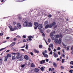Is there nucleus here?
Listing matches in <instances>:
<instances>
[{"instance_id":"obj_1","label":"nucleus","mask_w":73,"mask_h":73,"mask_svg":"<svg viewBox=\"0 0 73 73\" xmlns=\"http://www.w3.org/2000/svg\"><path fill=\"white\" fill-rule=\"evenodd\" d=\"M59 38V35L57 34V35H54L53 36L51 37L52 40H55L56 38Z\"/></svg>"},{"instance_id":"obj_2","label":"nucleus","mask_w":73,"mask_h":73,"mask_svg":"<svg viewBox=\"0 0 73 73\" xmlns=\"http://www.w3.org/2000/svg\"><path fill=\"white\" fill-rule=\"evenodd\" d=\"M54 42L56 44H60L61 42V38H60L59 40L58 39H56L54 40Z\"/></svg>"},{"instance_id":"obj_3","label":"nucleus","mask_w":73,"mask_h":73,"mask_svg":"<svg viewBox=\"0 0 73 73\" xmlns=\"http://www.w3.org/2000/svg\"><path fill=\"white\" fill-rule=\"evenodd\" d=\"M16 54L17 55L16 57V58L17 59H19V58L23 55L22 54H20L19 52L17 53Z\"/></svg>"},{"instance_id":"obj_4","label":"nucleus","mask_w":73,"mask_h":73,"mask_svg":"<svg viewBox=\"0 0 73 73\" xmlns=\"http://www.w3.org/2000/svg\"><path fill=\"white\" fill-rule=\"evenodd\" d=\"M45 26V29H48V28H52V27H51V25H50V24L49 25H47Z\"/></svg>"},{"instance_id":"obj_5","label":"nucleus","mask_w":73,"mask_h":73,"mask_svg":"<svg viewBox=\"0 0 73 73\" xmlns=\"http://www.w3.org/2000/svg\"><path fill=\"white\" fill-rule=\"evenodd\" d=\"M38 28L39 29H41L42 28H43V27L42 26V25L39 24L38 26Z\"/></svg>"},{"instance_id":"obj_6","label":"nucleus","mask_w":73,"mask_h":73,"mask_svg":"<svg viewBox=\"0 0 73 73\" xmlns=\"http://www.w3.org/2000/svg\"><path fill=\"white\" fill-rule=\"evenodd\" d=\"M28 38L29 39H27V41H32V39L31 38H33V36H29L28 37Z\"/></svg>"},{"instance_id":"obj_7","label":"nucleus","mask_w":73,"mask_h":73,"mask_svg":"<svg viewBox=\"0 0 73 73\" xmlns=\"http://www.w3.org/2000/svg\"><path fill=\"white\" fill-rule=\"evenodd\" d=\"M50 25H51V27L52 28V27H54L55 26V25L56 24V23L55 22H53L52 24H50Z\"/></svg>"},{"instance_id":"obj_8","label":"nucleus","mask_w":73,"mask_h":73,"mask_svg":"<svg viewBox=\"0 0 73 73\" xmlns=\"http://www.w3.org/2000/svg\"><path fill=\"white\" fill-rule=\"evenodd\" d=\"M42 54L43 56H44V57H46L48 58V55L46 54H45V52H42Z\"/></svg>"},{"instance_id":"obj_9","label":"nucleus","mask_w":73,"mask_h":73,"mask_svg":"<svg viewBox=\"0 0 73 73\" xmlns=\"http://www.w3.org/2000/svg\"><path fill=\"white\" fill-rule=\"evenodd\" d=\"M28 22L27 21H26L23 24V26L24 27H27L28 26Z\"/></svg>"},{"instance_id":"obj_10","label":"nucleus","mask_w":73,"mask_h":73,"mask_svg":"<svg viewBox=\"0 0 73 73\" xmlns=\"http://www.w3.org/2000/svg\"><path fill=\"white\" fill-rule=\"evenodd\" d=\"M52 64L53 65V66L54 68H57V64L56 63V62H52Z\"/></svg>"},{"instance_id":"obj_11","label":"nucleus","mask_w":73,"mask_h":73,"mask_svg":"<svg viewBox=\"0 0 73 73\" xmlns=\"http://www.w3.org/2000/svg\"><path fill=\"white\" fill-rule=\"evenodd\" d=\"M54 54V56L55 58H57V57H58V54H57V53L54 52H53Z\"/></svg>"},{"instance_id":"obj_12","label":"nucleus","mask_w":73,"mask_h":73,"mask_svg":"<svg viewBox=\"0 0 73 73\" xmlns=\"http://www.w3.org/2000/svg\"><path fill=\"white\" fill-rule=\"evenodd\" d=\"M15 44H16V42H13L9 46H11V47H12V46H14L15 45Z\"/></svg>"},{"instance_id":"obj_13","label":"nucleus","mask_w":73,"mask_h":73,"mask_svg":"<svg viewBox=\"0 0 73 73\" xmlns=\"http://www.w3.org/2000/svg\"><path fill=\"white\" fill-rule=\"evenodd\" d=\"M19 61H23V60H24V57H23V55H22V56L19 58Z\"/></svg>"},{"instance_id":"obj_14","label":"nucleus","mask_w":73,"mask_h":73,"mask_svg":"<svg viewBox=\"0 0 73 73\" xmlns=\"http://www.w3.org/2000/svg\"><path fill=\"white\" fill-rule=\"evenodd\" d=\"M17 27L19 29H21V26L20 23H18L17 24Z\"/></svg>"},{"instance_id":"obj_15","label":"nucleus","mask_w":73,"mask_h":73,"mask_svg":"<svg viewBox=\"0 0 73 73\" xmlns=\"http://www.w3.org/2000/svg\"><path fill=\"white\" fill-rule=\"evenodd\" d=\"M27 26H28V27H32V24L31 22H28Z\"/></svg>"},{"instance_id":"obj_16","label":"nucleus","mask_w":73,"mask_h":73,"mask_svg":"<svg viewBox=\"0 0 73 73\" xmlns=\"http://www.w3.org/2000/svg\"><path fill=\"white\" fill-rule=\"evenodd\" d=\"M48 21H45V22L44 24V26H45V25H48Z\"/></svg>"},{"instance_id":"obj_17","label":"nucleus","mask_w":73,"mask_h":73,"mask_svg":"<svg viewBox=\"0 0 73 73\" xmlns=\"http://www.w3.org/2000/svg\"><path fill=\"white\" fill-rule=\"evenodd\" d=\"M6 56L8 57H8H12V54L11 53L7 54V56Z\"/></svg>"},{"instance_id":"obj_18","label":"nucleus","mask_w":73,"mask_h":73,"mask_svg":"<svg viewBox=\"0 0 73 73\" xmlns=\"http://www.w3.org/2000/svg\"><path fill=\"white\" fill-rule=\"evenodd\" d=\"M34 25H35L36 27H38V23L36 22H35L34 23Z\"/></svg>"},{"instance_id":"obj_19","label":"nucleus","mask_w":73,"mask_h":73,"mask_svg":"<svg viewBox=\"0 0 73 73\" xmlns=\"http://www.w3.org/2000/svg\"><path fill=\"white\" fill-rule=\"evenodd\" d=\"M3 64V58H0V65H2Z\"/></svg>"},{"instance_id":"obj_20","label":"nucleus","mask_w":73,"mask_h":73,"mask_svg":"<svg viewBox=\"0 0 73 73\" xmlns=\"http://www.w3.org/2000/svg\"><path fill=\"white\" fill-rule=\"evenodd\" d=\"M43 62V63H42ZM45 60H41L40 62V64L42 65L43 64V63H45Z\"/></svg>"},{"instance_id":"obj_21","label":"nucleus","mask_w":73,"mask_h":73,"mask_svg":"<svg viewBox=\"0 0 73 73\" xmlns=\"http://www.w3.org/2000/svg\"><path fill=\"white\" fill-rule=\"evenodd\" d=\"M34 52L35 53H39V51L36 50V49H34Z\"/></svg>"},{"instance_id":"obj_22","label":"nucleus","mask_w":73,"mask_h":73,"mask_svg":"<svg viewBox=\"0 0 73 73\" xmlns=\"http://www.w3.org/2000/svg\"><path fill=\"white\" fill-rule=\"evenodd\" d=\"M39 71V69L37 68H35V72H36V73L37 72H38Z\"/></svg>"},{"instance_id":"obj_23","label":"nucleus","mask_w":73,"mask_h":73,"mask_svg":"<svg viewBox=\"0 0 73 73\" xmlns=\"http://www.w3.org/2000/svg\"><path fill=\"white\" fill-rule=\"evenodd\" d=\"M12 60H15L16 59V56L15 55L12 56Z\"/></svg>"},{"instance_id":"obj_24","label":"nucleus","mask_w":73,"mask_h":73,"mask_svg":"<svg viewBox=\"0 0 73 73\" xmlns=\"http://www.w3.org/2000/svg\"><path fill=\"white\" fill-rule=\"evenodd\" d=\"M24 57L25 60H28L29 59V57L27 55L25 56Z\"/></svg>"},{"instance_id":"obj_25","label":"nucleus","mask_w":73,"mask_h":73,"mask_svg":"<svg viewBox=\"0 0 73 73\" xmlns=\"http://www.w3.org/2000/svg\"><path fill=\"white\" fill-rule=\"evenodd\" d=\"M10 27H11V28H10ZM10 30H11V31H14V29L13 28H12V26H10Z\"/></svg>"},{"instance_id":"obj_26","label":"nucleus","mask_w":73,"mask_h":73,"mask_svg":"<svg viewBox=\"0 0 73 73\" xmlns=\"http://www.w3.org/2000/svg\"><path fill=\"white\" fill-rule=\"evenodd\" d=\"M48 46L49 47H51V48H53V44H51Z\"/></svg>"},{"instance_id":"obj_27","label":"nucleus","mask_w":73,"mask_h":73,"mask_svg":"<svg viewBox=\"0 0 73 73\" xmlns=\"http://www.w3.org/2000/svg\"><path fill=\"white\" fill-rule=\"evenodd\" d=\"M54 35V34H53V32H52L50 34V37H52Z\"/></svg>"},{"instance_id":"obj_28","label":"nucleus","mask_w":73,"mask_h":73,"mask_svg":"<svg viewBox=\"0 0 73 73\" xmlns=\"http://www.w3.org/2000/svg\"><path fill=\"white\" fill-rule=\"evenodd\" d=\"M35 64H34L33 63H32L31 65V67H35Z\"/></svg>"},{"instance_id":"obj_29","label":"nucleus","mask_w":73,"mask_h":73,"mask_svg":"<svg viewBox=\"0 0 73 73\" xmlns=\"http://www.w3.org/2000/svg\"><path fill=\"white\" fill-rule=\"evenodd\" d=\"M39 48L40 49H42V46L41 44H40L39 46Z\"/></svg>"},{"instance_id":"obj_30","label":"nucleus","mask_w":73,"mask_h":73,"mask_svg":"<svg viewBox=\"0 0 73 73\" xmlns=\"http://www.w3.org/2000/svg\"><path fill=\"white\" fill-rule=\"evenodd\" d=\"M8 57L6 56H5V61H7V59H8Z\"/></svg>"},{"instance_id":"obj_31","label":"nucleus","mask_w":73,"mask_h":73,"mask_svg":"<svg viewBox=\"0 0 73 73\" xmlns=\"http://www.w3.org/2000/svg\"><path fill=\"white\" fill-rule=\"evenodd\" d=\"M21 67H22V68H23L24 67H25V64H22L21 65Z\"/></svg>"},{"instance_id":"obj_32","label":"nucleus","mask_w":73,"mask_h":73,"mask_svg":"<svg viewBox=\"0 0 73 73\" xmlns=\"http://www.w3.org/2000/svg\"><path fill=\"white\" fill-rule=\"evenodd\" d=\"M62 44L63 46H65L64 47V48H66V45H65V44H64L63 43H62Z\"/></svg>"},{"instance_id":"obj_33","label":"nucleus","mask_w":73,"mask_h":73,"mask_svg":"<svg viewBox=\"0 0 73 73\" xmlns=\"http://www.w3.org/2000/svg\"><path fill=\"white\" fill-rule=\"evenodd\" d=\"M17 26H14V29L15 30H17Z\"/></svg>"},{"instance_id":"obj_34","label":"nucleus","mask_w":73,"mask_h":73,"mask_svg":"<svg viewBox=\"0 0 73 73\" xmlns=\"http://www.w3.org/2000/svg\"><path fill=\"white\" fill-rule=\"evenodd\" d=\"M58 26V25H56V26H54V29H56V28H57V27Z\"/></svg>"},{"instance_id":"obj_35","label":"nucleus","mask_w":73,"mask_h":73,"mask_svg":"<svg viewBox=\"0 0 73 73\" xmlns=\"http://www.w3.org/2000/svg\"><path fill=\"white\" fill-rule=\"evenodd\" d=\"M11 54H12V55H16V53L13 52L11 53Z\"/></svg>"},{"instance_id":"obj_36","label":"nucleus","mask_w":73,"mask_h":73,"mask_svg":"<svg viewBox=\"0 0 73 73\" xmlns=\"http://www.w3.org/2000/svg\"><path fill=\"white\" fill-rule=\"evenodd\" d=\"M61 49V48L60 47H58V48H57V50H60Z\"/></svg>"},{"instance_id":"obj_37","label":"nucleus","mask_w":73,"mask_h":73,"mask_svg":"<svg viewBox=\"0 0 73 73\" xmlns=\"http://www.w3.org/2000/svg\"><path fill=\"white\" fill-rule=\"evenodd\" d=\"M40 69L42 71H43L44 70V68L42 67L40 68Z\"/></svg>"},{"instance_id":"obj_38","label":"nucleus","mask_w":73,"mask_h":73,"mask_svg":"<svg viewBox=\"0 0 73 73\" xmlns=\"http://www.w3.org/2000/svg\"><path fill=\"white\" fill-rule=\"evenodd\" d=\"M42 36L43 37H44L45 36V34L44 33H43L42 34Z\"/></svg>"},{"instance_id":"obj_39","label":"nucleus","mask_w":73,"mask_h":73,"mask_svg":"<svg viewBox=\"0 0 73 73\" xmlns=\"http://www.w3.org/2000/svg\"><path fill=\"white\" fill-rule=\"evenodd\" d=\"M37 28H38V27H34V28L35 29H37Z\"/></svg>"},{"instance_id":"obj_40","label":"nucleus","mask_w":73,"mask_h":73,"mask_svg":"<svg viewBox=\"0 0 73 73\" xmlns=\"http://www.w3.org/2000/svg\"><path fill=\"white\" fill-rule=\"evenodd\" d=\"M25 48L27 50H28V45L27 44L26 45V46L25 47Z\"/></svg>"},{"instance_id":"obj_41","label":"nucleus","mask_w":73,"mask_h":73,"mask_svg":"<svg viewBox=\"0 0 73 73\" xmlns=\"http://www.w3.org/2000/svg\"><path fill=\"white\" fill-rule=\"evenodd\" d=\"M48 50H49V51H51V48H50L49 47L48 48Z\"/></svg>"},{"instance_id":"obj_42","label":"nucleus","mask_w":73,"mask_h":73,"mask_svg":"<svg viewBox=\"0 0 73 73\" xmlns=\"http://www.w3.org/2000/svg\"><path fill=\"white\" fill-rule=\"evenodd\" d=\"M60 68L61 69H64V67L62 66H61Z\"/></svg>"},{"instance_id":"obj_43","label":"nucleus","mask_w":73,"mask_h":73,"mask_svg":"<svg viewBox=\"0 0 73 73\" xmlns=\"http://www.w3.org/2000/svg\"><path fill=\"white\" fill-rule=\"evenodd\" d=\"M64 60H65V59H62V63H64Z\"/></svg>"},{"instance_id":"obj_44","label":"nucleus","mask_w":73,"mask_h":73,"mask_svg":"<svg viewBox=\"0 0 73 73\" xmlns=\"http://www.w3.org/2000/svg\"><path fill=\"white\" fill-rule=\"evenodd\" d=\"M70 64H72V65H73V61H71L70 62Z\"/></svg>"},{"instance_id":"obj_45","label":"nucleus","mask_w":73,"mask_h":73,"mask_svg":"<svg viewBox=\"0 0 73 73\" xmlns=\"http://www.w3.org/2000/svg\"><path fill=\"white\" fill-rule=\"evenodd\" d=\"M40 33H43V30H42V29H40Z\"/></svg>"},{"instance_id":"obj_46","label":"nucleus","mask_w":73,"mask_h":73,"mask_svg":"<svg viewBox=\"0 0 73 73\" xmlns=\"http://www.w3.org/2000/svg\"><path fill=\"white\" fill-rule=\"evenodd\" d=\"M25 46H26V45H25V44L23 46L21 47V48H25Z\"/></svg>"},{"instance_id":"obj_47","label":"nucleus","mask_w":73,"mask_h":73,"mask_svg":"<svg viewBox=\"0 0 73 73\" xmlns=\"http://www.w3.org/2000/svg\"><path fill=\"white\" fill-rule=\"evenodd\" d=\"M5 49V48H2L0 50V52L1 51V50H4V49Z\"/></svg>"},{"instance_id":"obj_48","label":"nucleus","mask_w":73,"mask_h":73,"mask_svg":"<svg viewBox=\"0 0 73 73\" xmlns=\"http://www.w3.org/2000/svg\"><path fill=\"white\" fill-rule=\"evenodd\" d=\"M50 42V38L48 39V42Z\"/></svg>"},{"instance_id":"obj_49","label":"nucleus","mask_w":73,"mask_h":73,"mask_svg":"<svg viewBox=\"0 0 73 73\" xmlns=\"http://www.w3.org/2000/svg\"><path fill=\"white\" fill-rule=\"evenodd\" d=\"M53 54V52L52 51H50L49 54Z\"/></svg>"},{"instance_id":"obj_50","label":"nucleus","mask_w":73,"mask_h":73,"mask_svg":"<svg viewBox=\"0 0 73 73\" xmlns=\"http://www.w3.org/2000/svg\"><path fill=\"white\" fill-rule=\"evenodd\" d=\"M3 33H0V36H3Z\"/></svg>"},{"instance_id":"obj_51","label":"nucleus","mask_w":73,"mask_h":73,"mask_svg":"<svg viewBox=\"0 0 73 73\" xmlns=\"http://www.w3.org/2000/svg\"><path fill=\"white\" fill-rule=\"evenodd\" d=\"M13 24L14 25H15V24H16V22H13Z\"/></svg>"},{"instance_id":"obj_52","label":"nucleus","mask_w":73,"mask_h":73,"mask_svg":"<svg viewBox=\"0 0 73 73\" xmlns=\"http://www.w3.org/2000/svg\"><path fill=\"white\" fill-rule=\"evenodd\" d=\"M48 17H49L50 18L51 17H52V15H49L48 16Z\"/></svg>"},{"instance_id":"obj_53","label":"nucleus","mask_w":73,"mask_h":73,"mask_svg":"<svg viewBox=\"0 0 73 73\" xmlns=\"http://www.w3.org/2000/svg\"><path fill=\"white\" fill-rule=\"evenodd\" d=\"M62 35L61 34L59 36V37H61V38H62Z\"/></svg>"},{"instance_id":"obj_54","label":"nucleus","mask_w":73,"mask_h":73,"mask_svg":"<svg viewBox=\"0 0 73 73\" xmlns=\"http://www.w3.org/2000/svg\"><path fill=\"white\" fill-rule=\"evenodd\" d=\"M54 70V68H53L51 69V72H53V71Z\"/></svg>"},{"instance_id":"obj_55","label":"nucleus","mask_w":73,"mask_h":73,"mask_svg":"<svg viewBox=\"0 0 73 73\" xmlns=\"http://www.w3.org/2000/svg\"><path fill=\"white\" fill-rule=\"evenodd\" d=\"M44 52L45 53H48V51H47V50H45Z\"/></svg>"},{"instance_id":"obj_56","label":"nucleus","mask_w":73,"mask_h":73,"mask_svg":"<svg viewBox=\"0 0 73 73\" xmlns=\"http://www.w3.org/2000/svg\"><path fill=\"white\" fill-rule=\"evenodd\" d=\"M13 40L14 41H16V40H17V38H14L13 39Z\"/></svg>"},{"instance_id":"obj_57","label":"nucleus","mask_w":73,"mask_h":73,"mask_svg":"<svg viewBox=\"0 0 73 73\" xmlns=\"http://www.w3.org/2000/svg\"><path fill=\"white\" fill-rule=\"evenodd\" d=\"M9 38H10V37H9L8 36L6 38V39L7 40H8V39H9Z\"/></svg>"},{"instance_id":"obj_58","label":"nucleus","mask_w":73,"mask_h":73,"mask_svg":"<svg viewBox=\"0 0 73 73\" xmlns=\"http://www.w3.org/2000/svg\"><path fill=\"white\" fill-rule=\"evenodd\" d=\"M18 19H19V20H21V17H18Z\"/></svg>"},{"instance_id":"obj_59","label":"nucleus","mask_w":73,"mask_h":73,"mask_svg":"<svg viewBox=\"0 0 73 73\" xmlns=\"http://www.w3.org/2000/svg\"><path fill=\"white\" fill-rule=\"evenodd\" d=\"M58 54H59V55H60V54H61V53H60V52H58Z\"/></svg>"},{"instance_id":"obj_60","label":"nucleus","mask_w":73,"mask_h":73,"mask_svg":"<svg viewBox=\"0 0 73 73\" xmlns=\"http://www.w3.org/2000/svg\"><path fill=\"white\" fill-rule=\"evenodd\" d=\"M9 51H10V50H7L6 51V53H8V52H9Z\"/></svg>"},{"instance_id":"obj_61","label":"nucleus","mask_w":73,"mask_h":73,"mask_svg":"<svg viewBox=\"0 0 73 73\" xmlns=\"http://www.w3.org/2000/svg\"><path fill=\"white\" fill-rule=\"evenodd\" d=\"M23 38H26V37H27L26 36H25V35H23Z\"/></svg>"},{"instance_id":"obj_62","label":"nucleus","mask_w":73,"mask_h":73,"mask_svg":"<svg viewBox=\"0 0 73 73\" xmlns=\"http://www.w3.org/2000/svg\"><path fill=\"white\" fill-rule=\"evenodd\" d=\"M62 57H65V55L64 54H62Z\"/></svg>"},{"instance_id":"obj_63","label":"nucleus","mask_w":73,"mask_h":73,"mask_svg":"<svg viewBox=\"0 0 73 73\" xmlns=\"http://www.w3.org/2000/svg\"><path fill=\"white\" fill-rule=\"evenodd\" d=\"M46 62H48L49 61V60L48 59H46Z\"/></svg>"},{"instance_id":"obj_64","label":"nucleus","mask_w":73,"mask_h":73,"mask_svg":"<svg viewBox=\"0 0 73 73\" xmlns=\"http://www.w3.org/2000/svg\"><path fill=\"white\" fill-rule=\"evenodd\" d=\"M23 42H26V40L25 39H24L23 40Z\"/></svg>"}]
</instances>
